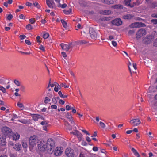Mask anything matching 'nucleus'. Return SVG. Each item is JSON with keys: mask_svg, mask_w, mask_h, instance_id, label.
Wrapping results in <instances>:
<instances>
[{"mask_svg": "<svg viewBox=\"0 0 157 157\" xmlns=\"http://www.w3.org/2000/svg\"><path fill=\"white\" fill-rule=\"evenodd\" d=\"M55 147V142L52 139H49L47 142L41 141L38 145V149L41 151L46 150L48 152L52 153Z\"/></svg>", "mask_w": 157, "mask_h": 157, "instance_id": "nucleus-1", "label": "nucleus"}, {"mask_svg": "<svg viewBox=\"0 0 157 157\" xmlns=\"http://www.w3.org/2000/svg\"><path fill=\"white\" fill-rule=\"evenodd\" d=\"M29 148H33V147L36 146V144L38 143L37 137L36 136H31L29 140Z\"/></svg>", "mask_w": 157, "mask_h": 157, "instance_id": "nucleus-2", "label": "nucleus"}, {"mask_svg": "<svg viewBox=\"0 0 157 157\" xmlns=\"http://www.w3.org/2000/svg\"><path fill=\"white\" fill-rule=\"evenodd\" d=\"M2 132L5 135L10 138H11V135L13 134L11 129L7 127H4L2 128Z\"/></svg>", "mask_w": 157, "mask_h": 157, "instance_id": "nucleus-3", "label": "nucleus"}, {"mask_svg": "<svg viewBox=\"0 0 157 157\" xmlns=\"http://www.w3.org/2000/svg\"><path fill=\"white\" fill-rule=\"evenodd\" d=\"M146 34V31L141 29H139L137 32L136 34V38L138 39L141 38L144 35H145Z\"/></svg>", "mask_w": 157, "mask_h": 157, "instance_id": "nucleus-4", "label": "nucleus"}, {"mask_svg": "<svg viewBox=\"0 0 157 157\" xmlns=\"http://www.w3.org/2000/svg\"><path fill=\"white\" fill-rule=\"evenodd\" d=\"M89 33L91 37L94 40H96L97 37V35L94 29L90 28L89 29Z\"/></svg>", "mask_w": 157, "mask_h": 157, "instance_id": "nucleus-5", "label": "nucleus"}, {"mask_svg": "<svg viewBox=\"0 0 157 157\" xmlns=\"http://www.w3.org/2000/svg\"><path fill=\"white\" fill-rule=\"evenodd\" d=\"M72 45V44L71 43L67 44L61 43L60 44V46L63 50L66 51H68L71 48Z\"/></svg>", "mask_w": 157, "mask_h": 157, "instance_id": "nucleus-6", "label": "nucleus"}, {"mask_svg": "<svg viewBox=\"0 0 157 157\" xmlns=\"http://www.w3.org/2000/svg\"><path fill=\"white\" fill-rule=\"evenodd\" d=\"M65 154L68 157H73L74 156V151L71 148H67L65 151Z\"/></svg>", "mask_w": 157, "mask_h": 157, "instance_id": "nucleus-7", "label": "nucleus"}, {"mask_svg": "<svg viewBox=\"0 0 157 157\" xmlns=\"http://www.w3.org/2000/svg\"><path fill=\"white\" fill-rule=\"evenodd\" d=\"M63 151V150L62 147H57L55 149L54 155L56 156H60L61 155Z\"/></svg>", "mask_w": 157, "mask_h": 157, "instance_id": "nucleus-8", "label": "nucleus"}, {"mask_svg": "<svg viewBox=\"0 0 157 157\" xmlns=\"http://www.w3.org/2000/svg\"><path fill=\"white\" fill-rule=\"evenodd\" d=\"M130 123L132 126H137L141 123L139 119H133L130 121Z\"/></svg>", "mask_w": 157, "mask_h": 157, "instance_id": "nucleus-9", "label": "nucleus"}, {"mask_svg": "<svg viewBox=\"0 0 157 157\" xmlns=\"http://www.w3.org/2000/svg\"><path fill=\"white\" fill-rule=\"evenodd\" d=\"M112 24L115 25L120 26L122 24V21L120 18L116 19L112 21Z\"/></svg>", "mask_w": 157, "mask_h": 157, "instance_id": "nucleus-10", "label": "nucleus"}, {"mask_svg": "<svg viewBox=\"0 0 157 157\" xmlns=\"http://www.w3.org/2000/svg\"><path fill=\"white\" fill-rule=\"evenodd\" d=\"M46 4L48 7L53 8L55 6L54 2L52 0H46Z\"/></svg>", "mask_w": 157, "mask_h": 157, "instance_id": "nucleus-11", "label": "nucleus"}, {"mask_svg": "<svg viewBox=\"0 0 157 157\" xmlns=\"http://www.w3.org/2000/svg\"><path fill=\"white\" fill-rule=\"evenodd\" d=\"M71 134L76 136L79 140H81L82 134L78 131L75 130L74 132H70Z\"/></svg>", "mask_w": 157, "mask_h": 157, "instance_id": "nucleus-12", "label": "nucleus"}, {"mask_svg": "<svg viewBox=\"0 0 157 157\" xmlns=\"http://www.w3.org/2000/svg\"><path fill=\"white\" fill-rule=\"evenodd\" d=\"M132 27L137 28L140 27H144L145 26L144 23L142 22H136L132 24Z\"/></svg>", "mask_w": 157, "mask_h": 157, "instance_id": "nucleus-13", "label": "nucleus"}, {"mask_svg": "<svg viewBox=\"0 0 157 157\" xmlns=\"http://www.w3.org/2000/svg\"><path fill=\"white\" fill-rule=\"evenodd\" d=\"M6 138L4 136L0 135V144L5 145L6 143Z\"/></svg>", "mask_w": 157, "mask_h": 157, "instance_id": "nucleus-14", "label": "nucleus"}, {"mask_svg": "<svg viewBox=\"0 0 157 157\" xmlns=\"http://www.w3.org/2000/svg\"><path fill=\"white\" fill-rule=\"evenodd\" d=\"M148 101L152 106H157V99H150Z\"/></svg>", "mask_w": 157, "mask_h": 157, "instance_id": "nucleus-15", "label": "nucleus"}, {"mask_svg": "<svg viewBox=\"0 0 157 157\" xmlns=\"http://www.w3.org/2000/svg\"><path fill=\"white\" fill-rule=\"evenodd\" d=\"M152 40V36H149L145 38L144 39L143 41L145 44H150Z\"/></svg>", "mask_w": 157, "mask_h": 157, "instance_id": "nucleus-16", "label": "nucleus"}, {"mask_svg": "<svg viewBox=\"0 0 157 157\" xmlns=\"http://www.w3.org/2000/svg\"><path fill=\"white\" fill-rule=\"evenodd\" d=\"M20 135L17 133H14L13 132V134L11 135V138L14 140H16L19 139Z\"/></svg>", "mask_w": 157, "mask_h": 157, "instance_id": "nucleus-17", "label": "nucleus"}, {"mask_svg": "<svg viewBox=\"0 0 157 157\" xmlns=\"http://www.w3.org/2000/svg\"><path fill=\"white\" fill-rule=\"evenodd\" d=\"M66 117L68 119L71 124H74V123L73 121L72 117L71 114L69 113L68 112H67V114L66 115Z\"/></svg>", "mask_w": 157, "mask_h": 157, "instance_id": "nucleus-18", "label": "nucleus"}, {"mask_svg": "<svg viewBox=\"0 0 157 157\" xmlns=\"http://www.w3.org/2000/svg\"><path fill=\"white\" fill-rule=\"evenodd\" d=\"M154 94V93L153 92H149L147 93V95L149 98H157V94L155 95V94Z\"/></svg>", "mask_w": 157, "mask_h": 157, "instance_id": "nucleus-19", "label": "nucleus"}, {"mask_svg": "<svg viewBox=\"0 0 157 157\" xmlns=\"http://www.w3.org/2000/svg\"><path fill=\"white\" fill-rule=\"evenodd\" d=\"M134 16L133 15L130 14H127L124 15L123 16V18L124 19L130 20L133 18Z\"/></svg>", "mask_w": 157, "mask_h": 157, "instance_id": "nucleus-20", "label": "nucleus"}, {"mask_svg": "<svg viewBox=\"0 0 157 157\" xmlns=\"http://www.w3.org/2000/svg\"><path fill=\"white\" fill-rule=\"evenodd\" d=\"M100 13L103 15H109L111 13L110 10H102L100 11Z\"/></svg>", "mask_w": 157, "mask_h": 157, "instance_id": "nucleus-21", "label": "nucleus"}, {"mask_svg": "<svg viewBox=\"0 0 157 157\" xmlns=\"http://www.w3.org/2000/svg\"><path fill=\"white\" fill-rule=\"evenodd\" d=\"M112 8L116 9H122L123 6L121 4H116L112 6Z\"/></svg>", "mask_w": 157, "mask_h": 157, "instance_id": "nucleus-22", "label": "nucleus"}, {"mask_svg": "<svg viewBox=\"0 0 157 157\" xmlns=\"http://www.w3.org/2000/svg\"><path fill=\"white\" fill-rule=\"evenodd\" d=\"M72 9L71 8H70L69 10H63L64 13L66 15H69L72 14Z\"/></svg>", "mask_w": 157, "mask_h": 157, "instance_id": "nucleus-23", "label": "nucleus"}, {"mask_svg": "<svg viewBox=\"0 0 157 157\" xmlns=\"http://www.w3.org/2000/svg\"><path fill=\"white\" fill-rule=\"evenodd\" d=\"M13 148L16 151H19L21 148V145L18 144H17L14 146Z\"/></svg>", "mask_w": 157, "mask_h": 157, "instance_id": "nucleus-24", "label": "nucleus"}, {"mask_svg": "<svg viewBox=\"0 0 157 157\" xmlns=\"http://www.w3.org/2000/svg\"><path fill=\"white\" fill-rule=\"evenodd\" d=\"M40 116L38 114H34L33 115L32 118L34 121H37L39 118H40Z\"/></svg>", "mask_w": 157, "mask_h": 157, "instance_id": "nucleus-25", "label": "nucleus"}, {"mask_svg": "<svg viewBox=\"0 0 157 157\" xmlns=\"http://www.w3.org/2000/svg\"><path fill=\"white\" fill-rule=\"evenodd\" d=\"M132 151L134 155L137 157H139L140 156L139 153L137 152L136 150L134 148H132Z\"/></svg>", "mask_w": 157, "mask_h": 157, "instance_id": "nucleus-26", "label": "nucleus"}, {"mask_svg": "<svg viewBox=\"0 0 157 157\" xmlns=\"http://www.w3.org/2000/svg\"><path fill=\"white\" fill-rule=\"evenodd\" d=\"M61 22L64 28H67V24L63 19H61Z\"/></svg>", "mask_w": 157, "mask_h": 157, "instance_id": "nucleus-27", "label": "nucleus"}, {"mask_svg": "<svg viewBox=\"0 0 157 157\" xmlns=\"http://www.w3.org/2000/svg\"><path fill=\"white\" fill-rule=\"evenodd\" d=\"M14 82L18 86H20L22 85L21 82L16 79H15L14 80Z\"/></svg>", "mask_w": 157, "mask_h": 157, "instance_id": "nucleus-28", "label": "nucleus"}, {"mask_svg": "<svg viewBox=\"0 0 157 157\" xmlns=\"http://www.w3.org/2000/svg\"><path fill=\"white\" fill-rule=\"evenodd\" d=\"M67 4L65 3L63 4L62 5H61L60 4V3H59V4L57 5V6L58 7L61 8L63 9L67 7Z\"/></svg>", "mask_w": 157, "mask_h": 157, "instance_id": "nucleus-29", "label": "nucleus"}, {"mask_svg": "<svg viewBox=\"0 0 157 157\" xmlns=\"http://www.w3.org/2000/svg\"><path fill=\"white\" fill-rule=\"evenodd\" d=\"M6 18L9 21L11 20L13 18V15L10 13L7 14L6 15Z\"/></svg>", "mask_w": 157, "mask_h": 157, "instance_id": "nucleus-30", "label": "nucleus"}, {"mask_svg": "<svg viewBox=\"0 0 157 157\" xmlns=\"http://www.w3.org/2000/svg\"><path fill=\"white\" fill-rule=\"evenodd\" d=\"M26 29L28 30H30L33 29V27L30 24H28L25 27Z\"/></svg>", "mask_w": 157, "mask_h": 157, "instance_id": "nucleus-31", "label": "nucleus"}, {"mask_svg": "<svg viewBox=\"0 0 157 157\" xmlns=\"http://www.w3.org/2000/svg\"><path fill=\"white\" fill-rule=\"evenodd\" d=\"M49 36V35L48 33L46 32H44L43 35V37L44 39H46Z\"/></svg>", "mask_w": 157, "mask_h": 157, "instance_id": "nucleus-32", "label": "nucleus"}, {"mask_svg": "<svg viewBox=\"0 0 157 157\" xmlns=\"http://www.w3.org/2000/svg\"><path fill=\"white\" fill-rule=\"evenodd\" d=\"M19 122L24 124H28L29 121L26 119H22L19 121Z\"/></svg>", "mask_w": 157, "mask_h": 157, "instance_id": "nucleus-33", "label": "nucleus"}, {"mask_svg": "<svg viewBox=\"0 0 157 157\" xmlns=\"http://www.w3.org/2000/svg\"><path fill=\"white\" fill-rule=\"evenodd\" d=\"M131 0H125V4L126 6H130V7H132L130 5V2Z\"/></svg>", "mask_w": 157, "mask_h": 157, "instance_id": "nucleus-34", "label": "nucleus"}, {"mask_svg": "<svg viewBox=\"0 0 157 157\" xmlns=\"http://www.w3.org/2000/svg\"><path fill=\"white\" fill-rule=\"evenodd\" d=\"M100 126L101 128H105L106 127L105 124L103 122L100 121L99 123Z\"/></svg>", "mask_w": 157, "mask_h": 157, "instance_id": "nucleus-35", "label": "nucleus"}, {"mask_svg": "<svg viewBox=\"0 0 157 157\" xmlns=\"http://www.w3.org/2000/svg\"><path fill=\"white\" fill-rule=\"evenodd\" d=\"M53 97L52 93V92L48 93L47 94V96L45 98H52Z\"/></svg>", "mask_w": 157, "mask_h": 157, "instance_id": "nucleus-36", "label": "nucleus"}, {"mask_svg": "<svg viewBox=\"0 0 157 157\" xmlns=\"http://www.w3.org/2000/svg\"><path fill=\"white\" fill-rule=\"evenodd\" d=\"M103 2L104 3H106L108 4H112V1L111 0H103Z\"/></svg>", "mask_w": 157, "mask_h": 157, "instance_id": "nucleus-37", "label": "nucleus"}, {"mask_svg": "<svg viewBox=\"0 0 157 157\" xmlns=\"http://www.w3.org/2000/svg\"><path fill=\"white\" fill-rule=\"evenodd\" d=\"M0 90L3 93H6V88L0 85Z\"/></svg>", "mask_w": 157, "mask_h": 157, "instance_id": "nucleus-38", "label": "nucleus"}, {"mask_svg": "<svg viewBox=\"0 0 157 157\" xmlns=\"http://www.w3.org/2000/svg\"><path fill=\"white\" fill-rule=\"evenodd\" d=\"M20 90L22 92H24L25 90V87L23 85H21L20 86Z\"/></svg>", "mask_w": 157, "mask_h": 157, "instance_id": "nucleus-39", "label": "nucleus"}, {"mask_svg": "<svg viewBox=\"0 0 157 157\" xmlns=\"http://www.w3.org/2000/svg\"><path fill=\"white\" fill-rule=\"evenodd\" d=\"M151 6L152 8H155L157 7V2H155L152 3L151 4Z\"/></svg>", "mask_w": 157, "mask_h": 157, "instance_id": "nucleus-40", "label": "nucleus"}, {"mask_svg": "<svg viewBox=\"0 0 157 157\" xmlns=\"http://www.w3.org/2000/svg\"><path fill=\"white\" fill-rule=\"evenodd\" d=\"M33 5L35 7H36L37 8L40 9V5L37 2H35L33 3Z\"/></svg>", "mask_w": 157, "mask_h": 157, "instance_id": "nucleus-41", "label": "nucleus"}, {"mask_svg": "<svg viewBox=\"0 0 157 157\" xmlns=\"http://www.w3.org/2000/svg\"><path fill=\"white\" fill-rule=\"evenodd\" d=\"M36 20L33 18H32L29 19V21L32 24L36 22Z\"/></svg>", "mask_w": 157, "mask_h": 157, "instance_id": "nucleus-42", "label": "nucleus"}, {"mask_svg": "<svg viewBox=\"0 0 157 157\" xmlns=\"http://www.w3.org/2000/svg\"><path fill=\"white\" fill-rule=\"evenodd\" d=\"M135 32V31L133 30H130L129 31L128 33V35H131L133 34Z\"/></svg>", "mask_w": 157, "mask_h": 157, "instance_id": "nucleus-43", "label": "nucleus"}, {"mask_svg": "<svg viewBox=\"0 0 157 157\" xmlns=\"http://www.w3.org/2000/svg\"><path fill=\"white\" fill-rule=\"evenodd\" d=\"M151 22L154 25L157 24V19H153L151 20Z\"/></svg>", "mask_w": 157, "mask_h": 157, "instance_id": "nucleus-44", "label": "nucleus"}, {"mask_svg": "<svg viewBox=\"0 0 157 157\" xmlns=\"http://www.w3.org/2000/svg\"><path fill=\"white\" fill-rule=\"evenodd\" d=\"M59 86L64 87L65 88H68L69 87V86L66 85L65 83H61L60 84Z\"/></svg>", "mask_w": 157, "mask_h": 157, "instance_id": "nucleus-45", "label": "nucleus"}, {"mask_svg": "<svg viewBox=\"0 0 157 157\" xmlns=\"http://www.w3.org/2000/svg\"><path fill=\"white\" fill-rule=\"evenodd\" d=\"M22 146L24 148H26L28 146L27 143L24 142H22Z\"/></svg>", "mask_w": 157, "mask_h": 157, "instance_id": "nucleus-46", "label": "nucleus"}, {"mask_svg": "<svg viewBox=\"0 0 157 157\" xmlns=\"http://www.w3.org/2000/svg\"><path fill=\"white\" fill-rule=\"evenodd\" d=\"M112 45L115 47H116L117 46V43L115 41H112Z\"/></svg>", "mask_w": 157, "mask_h": 157, "instance_id": "nucleus-47", "label": "nucleus"}, {"mask_svg": "<svg viewBox=\"0 0 157 157\" xmlns=\"http://www.w3.org/2000/svg\"><path fill=\"white\" fill-rule=\"evenodd\" d=\"M26 36L24 35H21L19 36L20 39L21 40H23L26 38Z\"/></svg>", "mask_w": 157, "mask_h": 157, "instance_id": "nucleus-48", "label": "nucleus"}, {"mask_svg": "<svg viewBox=\"0 0 157 157\" xmlns=\"http://www.w3.org/2000/svg\"><path fill=\"white\" fill-rule=\"evenodd\" d=\"M40 37L38 36H37L36 37V39L37 40V42H38L39 43H40L41 42V41L40 40Z\"/></svg>", "mask_w": 157, "mask_h": 157, "instance_id": "nucleus-49", "label": "nucleus"}, {"mask_svg": "<svg viewBox=\"0 0 157 157\" xmlns=\"http://www.w3.org/2000/svg\"><path fill=\"white\" fill-rule=\"evenodd\" d=\"M39 48L41 50L45 51V48L44 47V46H43L42 45L40 46Z\"/></svg>", "mask_w": 157, "mask_h": 157, "instance_id": "nucleus-50", "label": "nucleus"}, {"mask_svg": "<svg viewBox=\"0 0 157 157\" xmlns=\"http://www.w3.org/2000/svg\"><path fill=\"white\" fill-rule=\"evenodd\" d=\"M50 101V99H45L44 102L45 104L48 103Z\"/></svg>", "mask_w": 157, "mask_h": 157, "instance_id": "nucleus-51", "label": "nucleus"}, {"mask_svg": "<svg viewBox=\"0 0 157 157\" xmlns=\"http://www.w3.org/2000/svg\"><path fill=\"white\" fill-rule=\"evenodd\" d=\"M10 157H17L16 154L13 153H10L9 155Z\"/></svg>", "mask_w": 157, "mask_h": 157, "instance_id": "nucleus-52", "label": "nucleus"}, {"mask_svg": "<svg viewBox=\"0 0 157 157\" xmlns=\"http://www.w3.org/2000/svg\"><path fill=\"white\" fill-rule=\"evenodd\" d=\"M25 42L28 45H30L31 44L30 42L28 40H25Z\"/></svg>", "mask_w": 157, "mask_h": 157, "instance_id": "nucleus-53", "label": "nucleus"}, {"mask_svg": "<svg viewBox=\"0 0 157 157\" xmlns=\"http://www.w3.org/2000/svg\"><path fill=\"white\" fill-rule=\"evenodd\" d=\"M17 106L20 108H22L23 107V105L22 103L18 102L17 104Z\"/></svg>", "mask_w": 157, "mask_h": 157, "instance_id": "nucleus-54", "label": "nucleus"}, {"mask_svg": "<svg viewBox=\"0 0 157 157\" xmlns=\"http://www.w3.org/2000/svg\"><path fill=\"white\" fill-rule=\"evenodd\" d=\"M19 17L20 19H25V17L24 16V15L23 14H20L19 16Z\"/></svg>", "mask_w": 157, "mask_h": 157, "instance_id": "nucleus-55", "label": "nucleus"}, {"mask_svg": "<svg viewBox=\"0 0 157 157\" xmlns=\"http://www.w3.org/2000/svg\"><path fill=\"white\" fill-rule=\"evenodd\" d=\"M153 45L154 46L157 47V38L155 40L153 43Z\"/></svg>", "mask_w": 157, "mask_h": 157, "instance_id": "nucleus-56", "label": "nucleus"}, {"mask_svg": "<svg viewBox=\"0 0 157 157\" xmlns=\"http://www.w3.org/2000/svg\"><path fill=\"white\" fill-rule=\"evenodd\" d=\"M51 108L54 109H57V106L55 105H52L51 106Z\"/></svg>", "mask_w": 157, "mask_h": 157, "instance_id": "nucleus-57", "label": "nucleus"}, {"mask_svg": "<svg viewBox=\"0 0 157 157\" xmlns=\"http://www.w3.org/2000/svg\"><path fill=\"white\" fill-rule=\"evenodd\" d=\"M50 86H51L52 88L54 86V84H51V82H49L48 88H49Z\"/></svg>", "mask_w": 157, "mask_h": 157, "instance_id": "nucleus-58", "label": "nucleus"}, {"mask_svg": "<svg viewBox=\"0 0 157 157\" xmlns=\"http://www.w3.org/2000/svg\"><path fill=\"white\" fill-rule=\"evenodd\" d=\"M61 54L63 57L65 58L67 57V55L65 52H62Z\"/></svg>", "mask_w": 157, "mask_h": 157, "instance_id": "nucleus-59", "label": "nucleus"}, {"mask_svg": "<svg viewBox=\"0 0 157 157\" xmlns=\"http://www.w3.org/2000/svg\"><path fill=\"white\" fill-rule=\"evenodd\" d=\"M66 109L67 110H70L71 109V106L69 105H67L66 106Z\"/></svg>", "mask_w": 157, "mask_h": 157, "instance_id": "nucleus-60", "label": "nucleus"}, {"mask_svg": "<svg viewBox=\"0 0 157 157\" xmlns=\"http://www.w3.org/2000/svg\"><path fill=\"white\" fill-rule=\"evenodd\" d=\"M25 5L27 6H31L32 5V4L30 2H27L26 3Z\"/></svg>", "mask_w": 157, "mask_h": 157, "instance_id": "nucleus-61", "label": "nucleus"}, {"mask_svg": "<svg viewBox=\"0 0 157 157\" xmlns=\"http://www.w3.org/2000/svg\"><path fill=\"white\" fill-rule=\"evenodd\" d=\"M82 131L84 132L86 134V135H90V134L86 130H82Z\"/></svg>", "mask_w": 157, "mask_h": 157, "instance_id": "nucleus-62", "label": "nucleus"}, {"mask_svg": "<svg viewBox=\"0 0 157 157\" xmlns=\"http://www.w3.org/2000/svg\"><path fill=\"white\" fill-rule=\"evenodd\" d=\"M151 17H153L157 18V13H153L151 14Z\"/></svg>", "mask_w": 157, "mask_h": 157, "instance_id": "nucleus-63", "label": "nucleus"}, {"mask_svg": "<svg viewBox=\"0 0 157 157\" xmlns=\"http://www.w3.org/2000/svg\"><path fill=\"white\" fill-rule=\"evenodd\" d=\"M79 157H85V155L83 152H81L80 153L79 155Z\"/></svg>", "mask_w": 157, "mask_h": 157, "instance_id": "nucleus-64", "label": "nucleus"}]
</instances>
